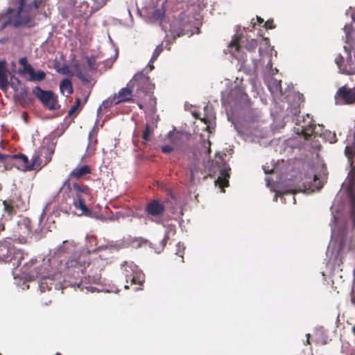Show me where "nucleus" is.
<instances>
[{"instance_id": "obj_31", "label": "nucleus", "mask_w": 355, "mask_h": 355, "mask_svg": "<svg viewBox=\"0 0 355 355\" xmlns=\"http://www.w3.org/2000/svg\"><path fill=\"white\" fill-rule=\"evenodd\" d=\"M80 98H76V103L75 105H73V106H71V107L70 108V110L68 111V116L69 117H73L74 116V113L77 111V110L78 109L79 106H80Z\"/></svg>"}, {"instance_id": "obj_21", "label": "nucleus", "mask_w": 355, "mask_h": 355, "mask_svg": "<svg viewBox=\"0 0 355 355\" xmlns=\"http://www.w3.org/2000/svg\"><path fill=\"white\" fill-rule=\"evenodd\" d=\"M132 269L130 267L125 266L124 267V275L126 278V282H130L131 284H139L141 285L142 283L141 281H139L136 275L134 274V272H132Z\"/></svg>"}, {"instance_id": "obj_6", "label": "nucleus", "mask_w": 355, "mask_h": 355, "mask_svg": "<svg viewBox=\"0 0 355 355\" xmlns=\"http://www.w3.org/2000/svg\"><path fill=\"white\" fill-rule=\"evenodd\" d=\"M344 50L346 53V58H344L341 54H338L335 58V63L340 73L354 75L355 64L352 60L351 49L345 46Z\"/></svg>"}, {"instance_id": "obj_34", "label": "nucleus", "mask_w": 355, "mask_h": 355, "mask_svg": "<svg viewBox=\"0 0 355 355\" xmlns=\"http://www.w3.org/2000/svg\"><path fill=\"white\" fill-rule=\"evenodd\" d=\"M164 15L163 9H155L153 12V17L156 19H162Z\"/></svg>"}, {"instance_id": "obj_56", "label": "nucleus", "mask_w": 355, "mask_h": 355, "mask_svg": "<svg viewBox=\"0 0 355 355\" xmlns=\"http://www.w3.org/2000/svg\"><path fill=\"white\" fill-rule=\"evenodd\" d=\"M208 145H209V147H208V150H207V153L209 154L211 153V142L209 141H208L207 142Z\"/></svg>"}, {"instance_id": "obj_5", "label": "nucleus", "mask_w": 355, "mask_h": 355, "mask_svg": "<svg viewBox=\"0 0 355 355\" xmlns=\"http://www.w3.org/2000/svg\"><path fill=\"white\" fill-rule=\"evenodd\" d=\"M24 259V253L17 250L11 243V239L7 238L0 241V261L9 262L16 261L13 266H19L21 261Z\"/></svg>"}, {"instance_id": "obj_13", "label": "nucleus", "mask_w": 355, "mask_h": 355, "mask_svg": "<svg viewBox=\"0 0 355 355\" xmlns=\"http://www.w3.org/2000/svg\"><path fill=\"white\" fill-rule=\"evenodd\" d=\"M87 259L83 256H80L78 259H69L65 264L67 272L76 273L79 276L80 273L83 274L87 270Z\"/></svg>"}, {"instance_id": "obj_2", "label": "nucleus", "mask_w": 355, "mask_h": 355, "mask_svg": "<svg viewBox=\"0 0 355 355\" xmlns=\"http://www.w3.org/2000/svg\"><path fill=\"white\" fill-rule=\"evenodd\" d=\"M64 186L66 187L70 196L73 199L72 204L75 209L80 210V215L92 217V211L87 208L85 203V197L91 195V189L86 184L73 182L71 184L69 180H65Z\"/></svg>"}, {"instance_id": "obj_26", "label": "nucleus", "mask_w": 355, "mask_h": 355, "mask_svg": "<svg viewBox=\"0 0 355 355\" xmlns=\"http://www.w3.org/2000/svg\"><path fill=\"white\" fill-rule=\"evenodd\" d=\"M38 155H40V157L41 156H42L43 155H44V157H45V160H44V165H46V164H48L51 160V157H52V154H53V151L50 150L48 148H42L39 153H37ZM40 159L41 160V159L40 158Z\"/></svg>"}, {"instance_id": "obj_33", "label": "nucleus", "mask_w": 355, "mask_h": 355, "mask_svg": "<svg viewBox=\"0 0 355 355\" xmlns=\"http://www.w3.org/2000/svg\"><path fill=\"white\" fill-rule=\"evenodd\" d=\"M354 248H355V240L352 241L351 243L349 245H347L346 239H342L340 242V250H345V248H347L348 250H352Z\"/></svg>"}, {"instance_id": "obj_37", "label": "nucleus", "mask_w": 355, "mask_h": 355, "mask_svg": "<svg viewBox=\"0 0 355 355\" xmlns=\"http://www.w3.org/2000/svg\"><path fill=\"white\" fill-rule=\"evenodd\" d=\"M326 137L331 144L336 143L337 141L336 135L334 132L332 133L331 132H329Z\"/></svg>"}, {"instance_id": "obj_16", "label": "nucleus", "mask_w": 355, "mask_h": 355, "mask_svg": "<svg viewBox=\"0 0 355 355\" xmlns=\"http://www.w3.org/2000/svg\"><path fill=\"white\" fill-rule=\"evenodd\" d=\"M240 50L239 38L235 36L228 46V51L233 57L239 60H241V64H244L245 63V59L243 55L240 56Z\"/></svg>"}, {"instance_id": "obj_20", "label": "nucleus", "mask_w": 355, "mask_h": 355, "mask_svg": "<svg viewBox=\"0 0 355 355\" xmlns=\"http://www.w3.org/2000/svg\"><path fill=\"white\" fill-rule=\"evenodd\" d=\"M5 211L10 216L16 214V209H19L20 206L17 203L14 198L4 200L3 202Z\"/></svg>"}, {"instance_id": "obj_51", "label": "nucleus", "mask_w": 355, "mask_h": 355, "mask_svg": "<svg viewBox=\"0 0 355 355\" xmlns=\"http://www.w3.org/2000/svg\"><path fill=\"white\" fill-rule=\"evenodd\" d=\"M168 239V234H166L164 236V238L162 240L163 245H165Z\"/></svg>"}, {"instance_id": "obj_32", "label": "nucleus", "mask_w": 355, "mask_h": 355, "mask_svg": "<svg viewBox=\"0 0 355 355\" xmlns=\"http://www.w3.org/2000/svg\"><path fill=\"white\" fill-rule=\"evenodd\" d=\"M350 217L352 220L353 227L355 228V198L351 200Z\"/></svg>"}, {"instance_id": "obj_41", "label": "nucleus", "mask_w": 355, "mask_h": 355, "mask_svg": "<svg viewBox=\"0 0 355 355\" xmlns=\"http://www.w3.org/2000/svg\"><path fill=\"white\" fill-rule=\"evenodd\" d=\"M345 155L349 157H352L354 155V150H352V148L349 146H346L345 149Z\"/></svg>"}, {"instance_id": "obj_28", "label": "nucleus", "mask_w": 355, "mask_h": 355, "mask_svg": "<svg viewBox=\"0 0 355 355\" xmlns=\"http://www.w3.org/2000/svg\"><path fill=\"white\" fill-rule=\"evenodd\" d=\"M153 132V129L150 128V126L146 123L145 125L144 130L143 131L141 138L145 141H148L150 140V136L151 133Z\"/></svg>"}, {"instance_id": "obj_39", "label": "nucleus", "mask_w": 355, "mask_h": 355, "mask_svg": "<svg viewBox=\"0 0 355 355\" xmlns=\"http://www.w3.org/2000/svg\"><path fill=\"white\" fill-rule=\"evenodd\" d=\"M266 29H273L275 28V25L274 24L273 19L267 20L263 25Z\"/></svg>"}, {"instance_id": "obj_24", "label": "nucleus", "mask_w": 355, "mask_h": 355, "mask_svg": "<svg viewBox=\"0 0 355 355\" xmlns=\"http://www.w3.org/2000/svg\"><path fill=\"white\" fill-rule=\"evenodd\" d=\"M85 60L87 63L89 70L92 71H96L98 67L96 63V57L95 55L86 56Z\"/></svg>"}, {"instance_id": "obj_17", "label": "nucleus", "mask_w": 355, "mask_h": 355, "mask_svg": "<svg viewBox=\"0 0 355 355\" xmlns=\"http://www.w3.org/2000/svg\"><path fill=\"white\" fill-rule=\"evenodd\" d=\"M8 85L6 62V60H0V89L2 91H6Z\"/></svg>"}, {"instance_id": "obj_27", "label": "nucleus", "mask_w": 355, "mask_h": 355, "mask_svg": "<svg viewBox=\"0 0 355 355\" xmlns=\"http://www.w3.org/2000/svg\"><path fill=\"white\" fill-rule=\"evenodd\" d=\"M344 32L345 33V39L346 43L349 44L352 40V33L354 31L352 24H346L343 28Z\"/></svg>"}, {"instance_id": "obj_8", "label": "nucleus", "mask_w": 355, "mask_h": 355, "mask_svg": "<svg viewBox=\"0 0 355 355\" xmlns=\"http://www.w3.org/2000/svg\"><path fill=\"white\" fill-rule=\"evenodd\" d=\"M32 92L47 109L50 110L59 109L60 105H58V98L53 92L43 90L39 86L35 87Z\"/></svg>"}, {"instance_id": "obj_4", "label": "nucleus", "mask_w": 355, "mask_h": 355, "mask_svg": "<svg viewBox=\"0 0 355 355\" xmlns=\"http://www.w3.org/2000/svg\"><path fill=\"white\" fill-rule=\"evenodd\" d=\"M87 268H89L88 275L77 284L80 291L86 290V293H94L97 289L92 286H87V284H99L101 279V271L103 269V261L101 258H97L87 263Z\"/></svg>"}, {"instance_id": "obj_30", "label": "nucleus", "mask_w": 355, "mask_h": 355, "mask_svg": "<svg viewBox=\"0 0 355 355\" xmlns=\"http://www.w3.org/2000/svg\"><path fill=\"white\" fill-rule=\"evenodd\" d=\"M257 45H258L257 40L255 39H251V40H248V42L245 44V48L249 51H254V50L257 47Z\"/></svg>"}, {"instance_id": "obj_36", "label": "nucleus", "mask_w": 355, "mask_h": 355, "mask_svg": "<svg viewBox=\"0 0 355 355\" xmlns=\"http://www.w3.org/2000/svg\"><path fill=\"white\" fill-rule=\"evenodd\" d=\"M93 1L94 3L96 9H100V8H103L107 3V2L109 1L110 0H93Z\"/></svg>"}, {"instance_id": "obj_18", "label": "nucleus", "mask_w": 355, "mask_h": 355, "mask_svg": "<svg viewBox=\"0 0 355 355\" xmlns=\"http://www.w3.org/2000/svg\"><path fill=\"white\" fill-rule=\"evenodd\" d=\"M17 97L20 105L23 107L32 104L34 101L28 89L26 87L21 88L19 93L17 94Z\"/></svg>"}, {"instance_id": "obj_10", "label": "nucleus", "mask_w": 355, "mask_h": 355, "mask_svg": "<svg viewBox=\"0 0 355 355\" xmlns=\"http://www.w3.org/2000/svg\"><path fill=\"white\" fill-rule=\"evenodd\" d=\"M296 125L297 127L295 128V132L297 135H302L306 140L315 132L316 125L309 114H306V116H303L302 120L298 119Z\"/></svg>"}, {"instance_id": "obj_62", "label": "nucleus", "mask_w": 355, "mask_h": 355, "mask_svg": "<svg viewBox=\"0 0 355 355\" xmlns=\"http://www.w3.org/2000/svg\"><path fill=\"white\" fill-rule=\"evenodd\" d=\"M96 141H97V139H95V140H94V144L96 143Z\"/></svg>"}, {"instance_id": "obj_61", "label": "nucleus", "mask_w": 355, "mask_h": 355, "mask_svg": "<svg viewBox=\"0 0 355 355\" xmlns=\"http://www.w3.org/2000/svg\"><path fill=\"white\" fill-rule=\"evenodd\" d=\"M317 179V175H315L314 180H315Z\"/></svg>"}, {"instance_id": "obj_52", "label": "nucleus", "mask_w": 355, "mask_h": 355, "mask_svg": "<svg viewBox=\"0 0 355 355\" xmlns=\"http://www.w3.org/2000/svg\"><path fill=\"white\" fill-rule=\"evenodd\" d=\"M80 80H81L84 84H87V83H89V79H88L87 77H85V76H84V78H82Z\"/></svg>"}, {"instance_id": "obj_35", "label": "nucleus", "mask_w": 355, "mask_h": 355, "mask_svg": "<svg viewBox=\"0 0 355 355\" xmlns=\"http://www.w3.org/2000/svg\"><path fill=\"white\" fill-rule=\"evenodd\" d=\"M162 50L163 49L162 46H157L153 53L150 61L153 62L154 60H155L158 58Z\"/></svg>"}, {"instance_id": "obj_50", "label": "nucleus", "mask_w": 355, "mask_h": 355, "mask_svg": "<svg viewBox=\"0 0 355 355\" xmlns=\"http://www.w3.org/2000/svg\"><path fill=\"white\" fill-rule=\"evenodd\" d=\"M17 3L19 4V6H25V3H26L25 0H17Z\"/></svg>"}, {"instance_id": "obj_47", "label": "nucleus", "mask_w": 355, "mask_h": 355, "mask_svg": "<svg viewBox=\"0 0 355 355\" xmlns=\"http://www.w3.org/2000/svg\"><path fill=\"white\" fill-rule=\"evenodd\" d=\"M19 64L22 65L23 67H26L28 64L26 58H21L19 60Z\"/></svg>"}, {"instance_id": "obj_59", "label": "nucleus", "mask_w": 355, "mask_h": 355, "mask_svg": "<svg viewBox=\"0 0 355 355\" xmlns=\"http://www.w3.org/2000/svg\"><path fill=\"white\" fill-rule=\"evenodd\" d=\"M259 52L260 55H262V51H261V48H259Z\"/></svg>"}, {"instance_id": "obj_43", "label": "nucleus", "mask_w": 355, "mask_h": 355, "mask_svg": "<svg viewBox=\"0 0 355 355\" xmlns=\"http://www.w3.org/2000/svg\"><path fill=\"white\" fill-rule=\"evenodd\" d=\"M173 148L171 146L166 145L162 147V152L164 153H169L172 152Z\"/></svg>"}, {"instance_id": "obj_22", "label": "nucleus", "mask_w": 355, "mask_h": 355, "mask_svg": "<svg viewBox=\"0 0 355 355\" xmlns=\"http://www.w3.org/2000/svg\"><path fill=\"white\" fill-rule=\"evenodd\" d=\"M220 176L216 180V184H218L220 188H224L229 185V181L227 178H230L228 172L225 169H221L220 171Z\"/></svg>"}, {"instance_id": "obj_58", "label": "nucleus", "mask_w": 355, "mask_h": 355, "mask_svg": "<svg viewBox=\"0 0 355 355\" xmlns=\"http://www.w3.org/2000/svg\"><path fill=\"white\" fill-rule=\"evenodd\" d=\"M138 105H139V107L141 110H142V109L144 108V106H143V105H142V104H141V103H138Z\"/></svg>"}, {"instance_id": "obj_23", "label": "nucleus", "mask_w": 355, "mask_h": 355, "mask_svg": "<svg viewBox=\"0 0 355 355\" xmlns=\"http://www.w3.org/2000/svg\"><path fill=\"white\" fill-rule=\"evenodd\" d=\"M60 90L62 94L66 92L67 95L73 93V86L71 80L68 78L63 79L60 84Z\"/></svg>"}, {"instance_id": "obj_7", "label": "nucleus", "mask_w": 355, "mask_h": 355, "mask_svg": "<svg viewBox=\"0 0 355 355\" xmlns=\"http://www.w3.org/2000/svg\"><path fill=\"white\" fill-rule=\"evenodd\" d=\"M12 159H15L18 162V168L23 171H31L33 170H40L42 168V162L40 159V155L35 154L29 162L28 157L24 154L19 153L12 155Z\"/></svg>"}, {"instance_id": "obj_46", "label": "nucleus", "mask_w": 355, "mask_h": 355, "mask_svg": "<svg viewBox=\"0 0 355 355\" xmlns=\"http://www.w3.org/2000/svg\"><path fill=\"white\" fill-rule=\"evenodd\" d=\"M197 173V171L195 169V168H191V175H190V178H191V180L192 182L194 181V179H195V174Z\"/></svg>"}, {"instance_id": "obj_38", "label": "nucleus", "mask_w": 355, "mask_h": 355, "mask_svg": "<svg viewBox=\"0 0 355 355\" xmlns=\"http://www.w3.org/2000/svg\"><path fill=\"white\" fill-rule=\"evenodd\" d=\"M351 296V303L355 306V288H353L350 293ZM352 332L355 335V325L352 329Z\"/></svg>"}, {"instance_id": "obj_9", "label": "nucleus", "mask_w": 355, "mask_h": 355, "mask_svg": "<svg viewBox=\"0 0 355 355\" xmlns=\"http://www.w3.org/2000/svg\"><path fill=\"white\" fill-rule=\"evenodd\" d=\"M166 208L163 202L157 199H154L148 202L145 207V212L150 218L151 221L156 223H160V218L165 212Z\"/></svg>"}, {"instance_id": "obj_44", "label": "nucleus", "mask_w": 355, "mask_h": 355, "mask_svg": "<svg viewBox=\"0 0 355 355\" xmlns=\"http://www.w3.org/2000/svg\"><path fill=\"white\" fill-rule=\"evenodd\" d=\"M12 155H6L0 153V162H6L8 159H12Z\"/></svg>"}, {"instance_id": "obj_12", "label": "nucleus", "mask_w": 355, "mask_h": 355, "mask_svg": "<svg viewBox=\"0 0 355 355\" xmlns=\"http://www.w3.org/2000/svg\"><path fill=\"white\" fill-rule=\"evenodd\" d=\"M248 98L244 88L242 86H236L227 95L223 93L221 101L223 103H242L247 101Z\"/></svg>"}, {"instance_id": "obj_19", "label": "nucleus", "mask_w": 355, "mask_h": 355, "mask_svg": "<svg viewBox=\"0 0 355 355\" xmlns=\"http://www.w3.org/2000/svg\"><path fill=\"white\" fill-rule=\"evenodd\" d=\"M149 82L150 78L148 76L143 72H138L133 76L130 84L132 85V87H134L135 83H137L139 87H143L146 85Z\"/></svg>"}, {"instance_id": "obj_42", "label": "nucleus", "mask_w": 355, "mask_h": 355, "mask_svg": "<svg viewBox=\"0 0 355 355\" xmlns=\"http://www.w3.org/2000/svg\"><path fill=\"white\" fill-rule=\"evenodd\" d=\"M34 69L30 64H28L26 67H24V73H28L29 75L33 73Z\"/></svg>"}, {"instance_id": "obj_63", "label": "nucleus", "mask_w": 355, "mask_h": 355, "mask_svg": "<svg viewBox=\"0 0 355 355\" xmlns=\"http://www.w3.org/2000/svg\"><path fill=\"white\" fill-rule=\"evenodd\" d=\"M92 134H89V139L91 140Z\"/></svg>"}, {"instance_id": "obj_60", "label": "nucleus", "mask_w": 355, "mask_h": 355, "mask_svg": "<svg viewBox=\"0 0 355 355\" xmlns=\"http://www.w3.org/2000/svg\"><path fill=\"white\" fill-rule=\"evenodd\" d=\"M153 68V66H150V70H152Z\"/></svg>"}, {"instance_id": "obj_53", "label": "nucleus", "mask_w": 355, "mask_h": 355, "mask_svg": "<svg viewBox=\"0 0 355 355\" xmlns=\"http://www.w3.org/2000/svg\"><path fill=\"white\" fill-rule=\"evenodd\" d=\"M257 20L259 24L263 23V19L261 17L257 16Z\"/></svg>"}, {"instance_id": "obj_25", "label": "nucleus", "mask_w": 355, "mask_h": 355, "mask_svg": "<svg viewBox=\"0 0 355 355\" xmlns=\"http://www.w3.org/2000/svg\"><path fill=\"white\" fill-rule=\"evenodd\" d=\"M46 78V73L44 71L40 70L37 71H33V73L30 75V78L28 80L30 81H41L43 80Z\"/></svg>"}, {"instance_id": "obj_11", "label": "nucleus", "mask_w": 355, "mask_h": 355, "mask_svg": "<svg viewBox=\"0 0 355 355\" xmlns=\"http://www.w3.org/2000/svg\"><path fill=\"white\" fill-rule=\"evenodd\" d=\"M336 105H352L355 103V87L349 88L343 85L338 88L334 96Z\"/></svg>"}, {"instance_id": "obj_49", "label": "nucleus", "mask_w": 355, "mask_h": 355, "mask_svg": "<svg viewBox=\"0 0 355 355\" xmlns=\"http://www.w3.org/2000/svg\"><path fill=\"white\" fill-rule=\"evenodd\" d=\"M263 41L264 42V44H265L266 46H268H268H269V45H270V40H269V39H268V38H267V37H264V38L263 39Z\"/></svg>"}, {"instance_id": "obj_1", "label": "nucleus", "mask_w": 355, "mask_h": 355, "mask_svg": "<svg viewBox=\"0 0 355 355\" xmlns=\"http://www.w3.org/2000/svg\"><path fill=\"white\" fill-rule=\"evenodd\" d=\"M24 7L19 6L16 10L14 8H8L6 11L1 12L0 31L4 30L8 26L15 28L21 26L33 27L35 24L34 19L29 15H22Z\"/></svg>"}, {"instance_id": "obj_55", "label": "nucleus", "mask_w": 355, "mask_h": 355, "mask_svg": "<svg viewBox=\"0 0 355 355\" xmlns=\"http://www.w3.org/2000/svg\"><path fill=\"white\" fill-rule=\"evenodd\" d=\"M5 230L4 224L2 223H0V232L3 231Z\"/></svg>"}, {"instance_id": "obj_48", "label": "nucleus", "mask_w": 355, "mask_h": 355, "mask_svg": "<svg viewBox=\"0 0 355 355\" xmlns=\"http://www.w3.org/2000/svg\"><path fill=\"white\" fill-rule=\"evenodd\" d=\"M76 77H77L78 79H80V80H81L82 78H84V76H85L83 75V73L81 71H78V72L76 73Z\"/></svg>"}, {"instance_id": "obj_45", "label": "nucleus", "mask_w": 355, "mask_h": 355, "mask_svg": "<svg viewBox=\"0 0 355 355\" xmlns=\"http://www.w3.org/2000/svg\"><path fill=\"white\" fill-rule=\"evenodd\" d=\"M274 87H275L276 90H279L282 92V84L281 81L275 80L273 83Z\"/></svg>"}, {"instance_id": "obj_57", "label": "nucleus", "mask_w": 355, "mask_h": 355, "mask_svg": "<svg viewBox=\"0 0 355 355\" xmlns=\"http://www.w3.org/2000/svg\"><path fill=\"white\" fill-rule=\"evenodd\" d=\"M306 336H307L306 342L308 344H310V342H309L310 334H307Z\"/></svg>"}, {"instance_id": "obj_14", "label": "nucleus", "mask_w": 355, "mask_h": 355, "mask_svg": "<svg viewBox=\"0 0 355 355\" xmlns=\"http://www.w3.org/2000/svg\"><path fill=\"white\" fill-rule=\"evenodd\" d=\"M91 173L92 168L89 165H83L80 167H76L69 174L68 178L66 180H69V182H70V180L72 179L78 180L84 178Z\"/></svg>"}, {"instance_id": "obj_64", "label": "nucleus", "mask_w": 355, "mask_h": 355, "mask_svg": "<svg viewBox=\"0 0 355 355\" xmlns=\"http://www.w3.org/2000/svg\"><path fill=\"white\" fill-rule=\"evenodd\" d=\"M55 355H61L60 353H57Z\"/></svg>"}, {"instance_id": "obj_3", "label": "nucleus", "mask_w": 355, "mask_h": 355, "mask_svg": "<svg viewBox=\"0 0 355 355\" xmlns=\"http://www.w3.org/2000/svg\"><path fill=\"white\" fill-rule=\"evenodd\" d=\"M51 261L50 259L46 261L44 260L42 263H40L37 259H31L21 266L20 270L24 278L31 280L36 278H50L55 274V271L49 269Z\"/></svg>"}, {"instance_id": "obj_29", "label": "nucleus", "mask_w": 355, "mask_h": 355, "mask_svg": "<svg viewBox=\"0 0 355 355\" xmlns=\"http://www.w3.org/2000/svg\"><path fill=\"white\" fill-rule=\"evenodd\" d=\"M116 101V94H115L113 96L109 98L107 100H105L102 103V106L104 107V109H108L113 104L115 105Z\"/></svg>"}, {"instance_id": "obj_54", "label": "nucleus", "mask_w": 355, "mask_h": 355, "mask_svg": "<svg viewBox=\"0 0 355 355\" xmlns=\"http://www.w3.org/2000/svg\"><path fill=\"white\" fill-rule=\"evenodd\" d=\"M176 254L178 255L180 258H181V262H184L183 253L180 251V254L178 253Z\"/></svg>"}, {"instance_id": "obj_40", "label": "nucleus", "mask_w": 355, "mask_h": 355, "mask_svg": "<svg viewBox=\"0 0 355 355\" xmlns=\"http://www.w3.org/2000/svg\"><path fill=\"white\" fill-rule=\"evenodd\" d=\"M42 3V0H34L31 5L28 6V8L31 10L32 8L37 9Z\"/></svg>"}, {"instance_id": "obj_15", "label": "nucleus", "mask_w": 355, "mask_h": 355, "mask_svg": "<svg viewBox=\"0 0 355 355\" xmlns=\"http://www.w3.org/2000/svg\"><path fill=\"white\" fill-rule=\"evenodd\" d=\"M116 94L115 105L124 102H134L132 98V88L129 83L128 87L121 89Z\"/></svg>"}]
</instances>
